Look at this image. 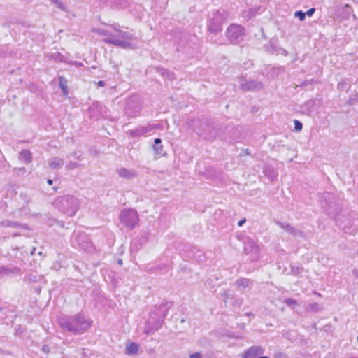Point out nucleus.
Segmentation results:
<instances>
[{"label":"nucleus","instance_id":"412c9836","mask_svg":"<svg viewBox=\"0 0 358 358\" xmlns=\"http://www.w3.org/2000/svg\"><path fill=\"white\" fill-rule=\"evenodd\" d=\"M139 350V345L136 343H131L127 345L125 353L128 355H136Z\"/></svg>","mask_w":358,"mask_h":358},{"label":"nucleus","instance_id":"9b49d317","mask_svg":"<svg viewBox=\"0 0 358 358\" xmlns=\"http://www.w3.org/2000/svg\"><path fill=\"white\" fill-rule=\"evenodd\" d=\"M244 253L249 256L251 262H257L259 258V249L258 245L251 240L244 242Z\"/></svg>","mask_w":358,"mask_h":358},{"label":"nucleus","instance_id":"473e14b6","mask_svg":"<svg viewBox=\"0 0 358 358\" xmlns=\"http://www.w3.org/2000/svg\"><path fill=\"white\" fill-rule=\"evenodd\" d=\"M39 276H38L36 273H30L27 276H26V280L29 282L34 283L38 280Z\"/></svg>","mask_w":358,"mask_h":358},{"label":"nucleus","instance_id":"603ef678","mask_svg":"<svg viewBox=\"0 0 358 358\" xmlns=\"http://www.w3.org/2000/svg\"><path fill=\"white\" fill-rule=\"evenodd\" d=\"M97 85L99 87H104L106 85V83L103 80H99L97 83Z\"/></svg>","mask_w":358,"mask_h":358},{"label":"nucleus","instance_id":"a19ab883","mask_svg":"<svg viewBox=\"0 0 358 358\" xmlns=\"http://www.w3.org/2000/svg\"><path fill=\"white\" fill-rule=\"evenodd\" d=\"M52 4L55 5L57 8L64 10V4L60 2L59 0H50Z\"/></svg>","mask_w":358,"mask_h":358},{"label":"nucleus","instance_id":"6e6d98bb","mask_svg":"<svg viewBox=\"0 0 358 358\" xmlns=\"http://www.w3.org/2000/svg\"><path fill=\"white\" fill-rule=\"evenodd\" d=\"M73 157H74L75 158H76V159H80V155H78L76 152H74V153H73Z\"/></svg>","mask_w":358,"mask_h":358},{"label":"nucleus","instance_id":"6e6552de","mask_svg":"<svg viewBox=\"0 0 358 358\" xmlns=\"http://www.w3.org/2000/svg\"><path fill=\"white\" fill-rule=\"evenodd\" d=\"M228 13L222 10H217L212 14L209 18L208 29L212 34H217L222 30V26L227 20Z\"/></svg>","mask_w":358,"mask_h":358},{"label":"nucleus","instance_id":"0eeeda50","mask_svg":"<svg viewBox=\"0 0 358 358\" xmlns=\"http://www.w3.org/2000/svg\"><path fill=\"white\" fill-rule=\"evenodd\" d=\"M73 245L74 247L78 248L88 253H92L94 250V247L90 237L86 233L83 231H74Z\"/></svg>","mask_w":358,"mask_h":358},{"label":"nucleus","instance_id":"680f3d73","mask_svg":"<svg viewBox=\"0 0 358 358\" xmlns=\"http://www.w3.org/2000/svg\"><path fill=\"white\" fill-rule=\"evenodd\" d=\"M36 248H33L31 252V255H34V251H35Z\"/></svg>","mask_w":358,"mask_h":358},{"label":"nucleus","instance_id":"37998d69","mask_svg":"<svg viewBox=\"0 0 358 358\" xmlns=\"http://www.w3.org/2000/svg\"><path fill=\"white\" fill-rule=\"evenodd\" d=\"M57 222V220L52 218V217H48L46 221L47 225L52 227L53 225H55V223Z\"/></svg>","mask_w":358,"mask_h":358},{"label":"nucleus","instance_id":"dca6fc26","mask_svg":"<svg viewBox=\"0 0 358 358\" xmlns=\"http://www.w3.org/2000/svg\"><path fill=\"white\" fill-rule=\"evenodd\" d=\"M15 227V228H20L22 229H29V227L26 224H22L18 222H14V221H10V220H4L0 222V227Z\"/></svg>","mask_w":358,"mask_h":358},{"label":"nucleus","instance_id":"338daca9","mask_svg":"<svg viewBox=\"0 0 358 358\" xmlns=\"http://www.w3.org/2000/svg\"><path fill=\"white\" fill-rule=\"evenodd\" d=\"M245 153H246V154H249V151H248V149H246V150H245Z\"/></svg>","mask_w":358,"mask_h":358},{"label":"nucleus","instance_id":"4468645a","mask_svg":"<svg viewBox=\"0 0 358 358\" xmlns=\"http://www.w3.org/2000/svg\"><path fill=\"white\" fill-rule=\"evenodd\" d=\"M116 173L120 178L131 180L136 178L138 175V172L134 169H128L126 168H120L116 170Z\"/></svg>","mask_w":358,"mask_h":358},{"label":"nucleus","instance_id":"c03bdc74","mask_svg":"<svg viewBox=\"0 0 358 358\" xmlns=\"http://www.w3.org/2000/svg\"><path fill=\"white\" fill-rule=\"evenodd\" d=\"M41 350L45 353V354H48L50 352V348L49 347L48 345H46V344H44L42 347V349Z\"/></svg>","mask_w":358,"mask_h":358},{"label":"nucleus","instance_id":"4d7b16f0","mask_svg":"<svg viewBox=\"0 0 358 358\" xmlns=\"http://www.w3.org/2000/svg\"><path fill=\"white\" fill-rule=\"evenodd\" d=\"M47 182H48V185H52L53 182H52V180H51V179H48V180H47Z\"/></svg>","mask_w":358,"mask_h":358},{"label":"nucleus","instance_id":"58836bf2","mask_svg":"<svg viewBox=\"0 0 358 358\" xmlns=\"http://www.w3.org/2000/svg\"><path fill=\"white\" fill-rule=\"evenodd\" d=\"M79 166V164L77 162L70 161L66 164V168L67 169H74L76 168H78Z\"/></svg>","mask_w":358,"mask_h":358},{"label":"nucleus","instance_id":"8fccbe9b","mask_svg":"<svg viewBox=\"0 0 358 358\" xmlns=\"http://www.w3.org/2000/svg\"><path fill=\"white\" fill-rule=\"evenodd\" d=\"M55 225H57L59 227L62 228L64 227V223L63 221L57 220V222L55 223Z\"/></svg>","mask_w":358,"mask_h":358},{"label":"nucleus","instance_id":"ea45409f","mask_svg":"<svg viewBox=\"0 0 358 358\" xmlns=\"http://www.w3.org/2000/svg\"><path fill=\"white\" fill-rule=\"evenodd\" d=\"M223 301L227 303L230 299H231V294L229 291H224L222 294Z\"/></svg>","mask_w":358,"mask_h":358},{"label":"nucleus","instance_id":"bf43d9fd","mask_svg":"<svg viewBox=\"0 0 358 358\" xmlns=\"http://www.w3.org/2000/svg\"><path fill=\"white\" fill-rule=\"evenodd\" d=\"M118 264L122 265V260L121 259H119L117 261Z\"/></svg>","mask_w":358,"mask_h":358},{"label":"nucleus","instance_id":"bb28decb","mask_svg":"<svg viewBox=\"0 0 358 358\" xmlns=\"http://www.w3.org/2000/svg\"><path fill=\"white\" fill-rule=\"evenodd\" d=\"M277 224L282 229L288 232L289 234H291L292 231L293 230L294 227H292L291 224L287 222H277Z\"/></svg>","mask_w":358,"mask_h":358},{"label":"nucleus","instance_id":"69168bd1","mask_svg":"<svg viewBox=\"0 0 358 358\" xmlns=\"http://www.w3.org/2000/svg\"><path fill=\"white\" fill-rule=\"evenodd\" d=\"M331 194H327V197L328 199H330V197H331Z\"/></svg>","mask_w":358,"mask_h":358},{"label":"nucleus","instance_id":"79ce46f5","mask_svg":"<svg viewBox=\"0 0 358 358\" xmlns=\"http://www.w3.org/2000/svg\"><path fill=\"white\" fill-rule=\"evenodd\" d=\"M285 302L289 306L296 305L297 303L296 301L292 298L286 299Z\"/></svg>","mask_w":358,"mask_h":358},{"label":"nucleus","instance_id":"c9c22d12","mask_svg":"<svg viewBox=\"0 0 358 358\" xmlns=\"http://www.w3.org/2000/svg\"><path fill=\"white\" fill-rule=\"evenodd\" d=\"M357 103H358V93L355 96L350 97L347 101V104L349 106H352Z\"/></svg>","mask_w":358,"mask_h":358},{"label":"nucleus","instance_id":"6ab92c4d","mask_svg":"<svg viewBox=\"0 0 358 358\" xmlns=\"http://www.w3.org/2000/svg\"><path fill=\"white\" fill-rule=\"evenodd\" d=\"M19 159L28 164L32 161V154L29 150H22L20 152Z\"/></svg>","mask_w":358,"mask_h":358},{"label":"nucleus","instance_id":"c85d7f7f","mask_svg":"<svg viewBox=\"0 0 358 358\" xmlns=\"http://www.w3.org/2000/svg\"><path fill=\"white\" fill-rule=\"evenodd\" d=\"M20 271V269L17 268H14L13 269H9L5 266H1L0 268V275L1 274H8V273H17Z\"/></svg>","mask_w":358,"mask_h":358},{"label":"nucleus","instance_id":"e433bc0d","mask_svg":"<svg viewBox=\"0 0 358 358\" xmlns=\"http://www.w3.org/2000/svg\"><path fill=\"white\" fill-rule=\"evenodd\" d=\"M294 130L296 131H301L302 130L303 124L301 121L294 120Z\"/></svg>","mask_w":358,"mask_h":358},{"label":"nucleus","instance_id":"0e129e2a","mask_svg":"<svg viewBox=\"0 0 358 358\" xmlns=\"http://www.w3.org/2000/svg\"><path fill=\"white\" fill-rule=\"evenodd\" d=\"M258 358H270V357H268L267 356H262V355H260V357H258Z\"/></svg>","mask_w":358,"mask_h":358},{"label":"nucleus","instance_id":"49530a36","mask_svg":"<svg viewBox=\"0 0 358 358\" xmlns=\"http://www.w3.org/2000/svg\"><path fill=\"white\" fill-rule=\"evenodd\" d=\"M189 358H202V355L200 352H194L189 355Z\"/></svg>","mask_w":358,"mask_h":358},{"label":"nucleus","instance_id":"5701e85b","mask_svg":"<svg viewBox=\"0 0 358 358\" xmlns=\"http://www.w3.org/2000/svg\"><path fill=\"white\" fill-rule=\"evenodd\" d=\"M59 85L62 91L63 94L66 96L68 94V81L64 77H59Z\"/></svg>","mask_w":358,"mask_h":358},{"label":"nucleus","instance_id":"a211bd4d","mask_svg":"<svg viewBox=\"0 0 358 358\" xmlns=\"http://www.w3.org/2000/svg\"><path fill=\"white\" fill-rule=\"evenodd\" d=\"M352 16L353 19L355 20L356 15L353 13V10L351 6L348 3L345 4L342 8L341 18L347 20L350 19V16Z\"/></svg>","mask_w":358,"mask_h":358},{"label":"nucleus","instance_id":"4c0bfd02","mask_svg":"<svg viewBox=\"0 0 358 358\" xmlns=\"http://www.w3.org/2000/svg\"><path fill=\"white\" fill-rule=\"evenodd\" d=\"M155 152L157 154V155H164L165 154L162 152L163 151V146L160 144V145H154L153 147Z\"/></svg>","mask_w":358,"mask_h":358},{"label":"nucleus","instance_id":"c756f323","mask_svg":"<svg viewBox=\"0 0 358 358\" xmlns=\"http://www.w3.org/2000/svg\"><path fill=\"white\" fill-rule=\"evenodd\" d=\"M320 310V306L317 303H310L306 307V310L310 313H316Z\"/></svg>","mask_w":358,"mask_h":358},{"label":"nucleus","instance_id":"a878e982","mask_svg":"<svg viewBox=\"0 0 358 358\" xmlns=\"http://www.w3.org/2000/svg\"><path fill=\"white\" fill-rule=\"evenodd\" d=\"M264 173L272 181L274 180L277 177V173L273 168H264Z\"/></svg>","mask_w":358,"mask_h":358},{"label":"nucleus","instance_id":"cd10ccee","mask_svg":"<svg viewBox=\"0 0 358 358\" xmlns=\"http://www.w3.org/2000/svg\"><path fill=\"white\" fill-rule=\"evenodd\" d=\"M128 133L131 137H141L142 136H144L141 127L136 128L134 130H130L128 131Z\"/></svg>","mask_w":358,"mask_h":358},{"label":"nucleus","instance_id":"e2e57ef3","mask_svg":"<svg viewBox=\"0 0 358 358\" xmlns=\"http://www.w3.org/2000/svg\"><path fill=\"white\" fill-rule=\"evenodd\" d=\"M245 315L250 316V315H252V313H246Z\"/></svg>","mask_w":358,"mask_h":358},{"label":"nucleus","instance_id":"4be33fe9","mask_svg":"<svg viewBox=\"0 0 358 358\" xmlns=\"http://www.w3.org/2000/svg\"><path fill=\"white\" fill-rule=\"evenodd\" d=\"M291 271L288 273V275H301L303 271V268L301 265H296L295 264H290Z\"/></svg>","mask_w":358,"mask_h":358},{"label":"nucleus","instance_id":"b1692460","mask_svg":"<svg viewBox=\"0 0 358 358\" xmlns=\"http://www.w3.org/2000/svg\"><path fill=\"white\" fill-rule=\"evenodd\" d=\"M157 71L170 80H172L175 78L174 73L169 71L168 69L164 68H157Z\"/></svg>","mask_w":358,"mask_h":358},{"label":"nucleus","instance_id":"5fc2aeb1","mask_svg":"<svg viewBox=\"0 0 358 358\" xmlns=\"http://www.w3.org/2000/svg\"><path fill=\"white\" fill-rule=\"evenodd\" d=\"M352 274L356 278H358V270L357 269H354L352 271Z\"/></svg>","mask_w":358,"mask_h":358},{"label":"nucleus","instance_id":"39448f33","mask_svg":"<svg viewBox=\"0 0 358 358\" xmlns=\"http://www.w3.org/2000/svg\"><path fill=\"white\" fill-rule=\"evenodd\" d=\"M327 213L335 219L337 226L346 233H355L358 231V217L353 213L347 215L345 213H334L328 208Z\"/></svg>","mask_w":358,"mask_h":358},{"label":"nucleus","instance_id":"393cba45","mask_svg":"<svg viewBox=\"0 0 358 358\" xmlns=\"http://www.w3.org/2000/svg\"><path fill=\"white\" fill-rule=\"evenodd\" d=\"M125 110H126L127 115L130 117H136L140 112L139 108H136L134 110H132L131 109H130V103L129 102H127Z\"/></svg>","mask_w":358,"mask_h":358},{"label":"nucleus","instance_id":"774afa93","mask_svg":"<svg viewBox=\"0 0 358 358\" xmlns=\"http://www.w3.org/2000/svg\"><path fill=\"white\" fill-rule=\"evenodd\" d=\"M94 109V107L90 108V111L91 112Z\"/></svg>","mask_w":358,"mask_h":358},{"label":"nucleus","instance_id":"f03ea898","mask_svg":"<svg viewBox=\"0 0 358 358\" xmlns=\"http://www.w3.org/2000/svg\"><path fill=\"white\" fill-rule=\"evenodd\" d=\"M58 324L62 329L75 335L84 334L92 326V322L82 313L72 316H64L58 318Z\"/></svg>","mask_w":358,"mask_h":358},{"label":"nucleus","instance_id":"3c124183","mask_svg":"<svg viewBox=\"0 0 358 358\" xmlns=\"http://www.w3.org/2000/svg\"><path fill=\"white\" fill-rule=\"evenodd\" d=\"M154 143H155V145H160L162 143V140H161V138H157L155 139Z\"/></svg>","mask_w":358,"mask_h":358},{"label":"nucleus","instance_id":"f8f14e48","mask_svg":"<svg viewBox=\"0 0 358 358\" xmlns=\"http://www.w3.org/2000/svg\"><path fill=\"white\" fill-rule=\"evenodd\" d=\"M264 85L262 82L257 80H250L245 83H241L240 88L243 91H253L262 90Z\"/></svg>","mask_w":358,"mask_h":358},{"label":"nucleus","instance_id":"de8ad7c7","mask_svg":"<svg viewBox=\"0 0 358 358\" xmlns=\"http://www.w3.org/2000/svg\"><path fill=\"white\" fill-rule=\"evenodd\" d=\"M347 83L345 81L340 82L338 84V89L342 90L345 87Z\"/></svg>","mask_w":358,"mask_h":358},{"label":"nucleus","instance_id":"2f4dec72","mask_svg":"<svg viewBox=\"0 0 358 358\" xmlns=\"http://www.w3.org/2000/svg\"><path fill=\"white\" fill-rule=\"evenodd\" d=\"M266 49L268 52L272 53V54H279L278 49L276 45H275L273 43H271L269 45H266Z\"/></svg>","mask_w":358,"mask_h":358},{"label":"nucleus","instance_id":"7c9ffc66","mask_svg":"<svg viewBox=\"0 0 358 358\" xmlns=\"http://www.w3.org/2000/svg\"><path fill=\"white\" fill-rule=\"evenodd\" d=\"M157 128L158 126L157 124H150L145 127H141L144 135L153 131L155 129Z\"/></svg>","mask_w":358,"mask_h":358},{"label":"nucleus","instance_id":"aec40b11","mask_svg":"<svg viewBox=\"0 0 358 358\" xmlns=\"http://www.w3.org/2000/svg\"><path fill=\"white\" fill-rule=\"evenodd\" d=\"M64 164V160L59 157H53L49 160V166L52 169H60Z\"/></svg>","mask_w":358,"mask_h":358},{"label":"nucleus","instance_id":"a18cd8bd","mask_svg":"<svg viewBox=\"0 0 358 358\" xmlns=\"http://www.w3.org/2000/svg\"><path fill=\"white\" fill-rule=\"evenodd\" d=\"M315 8H311L305 13H306V15H308V17H312L313 15L315 13Z\"/></svg>","mask_w":358,"mask_h":358},{"label":"nucleus","instance_id":"13d9d810","mask_svg":"<svg viewBox=\"0 0 358 358\" xmlns=\"http://www.w3.org/2000/svg\"><path fill=\"white\" fill-rule=\"evenodd\" d=\"M236 303H237L238 306H239L241 305L242 301H241V300H237V301H236Z\"/></svg>","mask_w":358,"mask_h":358},{"label":"nucleus","instance_id":"ddd939ff","mask_svg":"<svg viewBox=\"0 0 358 358\" xmlns=\"http://www.w3.org/2000/svg\"><path fill=\"white\" fill-rule=\"evenodd\" d=\"M264 350L261 346H252L246 350L243 354V358H257L262 355Z\"/></svg>","mask_w":358,"mask_h":358},{"label":"nucleus","instance_id":"f257e3e1","mask_svg":"<svg viewBox=\"0 0 358 358\" xmlns=\"http://www.w3.org/2000/svg\"><path fill=\"white\" fill-rule=\"evenodd\" d=\"M110 27L114 31L110 29L98 30L99 34L106 36L103 39L106 43L123 49L134 50L136 48V45L131 42V41L136 39L134 34L121 30L115 25H110Z\"/></svg>","mask_w":358,"mask_h":358},{"label":"nucleus","instance_id":"423d86ee","mask_svg":"<svg viewBox=\"0 0 358 358\" xmlns=\"http://www.w3.org/2000/svg\"><path fill=\"white\" fill-rule=\"evenodd\" d=\"M195 124L199 125V128H194V130L205 139L213 140L218 134L217 127L210 120H196Z\"/></svg>","mask_w":358,"mask_h":358},{"label":"nucleus","instance_id":"2eb2a0df","mask_svg":"<svg viewBox=\"0 0 358 358\" xmlns=\"http://www.w3.org/2000/svg\"><path fill=\"white\" fill-rule=\"evenodd\" d=\"M235 285L238 289L243 291L246 289H251L253 286V282L249 278H240L236 280Z\"/></svg>","mask_w":358,"mask_h":358},{"label":"nucleus","instance_id":"052dcab7","mask_svg":"<svg viewBox=\"0 0 358 358\" xmlns=\"http://www.w3.org/2000/svg\"><path fill=\"white\" fill-rule=\"evenodd\" d=\"M18 236H20V234H18V233H14V234H13V237Z\"/></svg>","mask_w":358,"mask_h":358},{"label":"nucleus","instance_id":"20e7f679","mask_svg":"<svg viewBox=\"0 0 358 358\" xmlns=\"http://www.w3.org/2000/svg\"><path fill=\"white\" fill-rule=\"evenodd\" d=\"M52 206L61 213L73 217L78 210L80 201L75 196L66 194L57 197L53 201Z\"/></svg>","mask_w":358,"mask_h":358},{"label":"nucleus","instance_id":"7ed1b4c3","mask_svg":"<svg viewBox=\"0 0 358 358\" xmlns=\"http://www.w3.org/2000/svg\"><path fill=\"white\" fill-rule=\"evenodd\" d=\"M169 309V307L167 306L166 303L161 304L159 306H155L146 322L144 329L145 334H152L162 327L164 320L168 313Z\"/></svg>","mask_w":358,"mask_h":358},{"label":"nucleus","instance_id":"864d4df0","mask_svg":"<svg viewBox=\"0 0 358 358\" xmlns=\"http://www.w3.org/2000/svg\"><path fill=\"white\" fill-rule=\"evenodd\" d=\"M246 222V220L245 219H243V220H241L240 221H238V225L239 227H241L243 225V224Z\"/></svg>","mask_w":358,"mask_h":358},{"label":"nucleus","instance_id":"72a5a7b5","mask_svg":"<svg viewBox=\"0 0 358 358\" xmlns=\"http://www.w3.org/2000/svg\"><path fill=\"white\" fill-rule=\"evenodd\" d=\"M290 234H292L294 236L297 238H305L304 233L302 231L297 229L294 227L293 228V230L292 231Z\"/></svg>","mask_w":358,"mask_h":358},{"label":"nucleus","instance_id":"9d476101","mask_svg":"<svg viewBox=\"0 0 358 358\" xmlns=\"http://www.w3.org/2000/svg\"><path fill=\"white\" fill-rule=\"evenodd\" d=\"M226 35L231 43L238 44L243 40L244 28L241 25L232 24L227 28Z\"/></svg>","mask_w":358,"mask_h":358},{"label":"nucleus","instance_id":"09e8293b","mask_svg":"<svg viewBox=\"0 0 358 358\" xmlns=\"http://www.w3.org/2000/svg\"><path fill=\"white\" fill-rule=\"evenodd\" d=\"M278 52H279V54H281L284 56H287L288 55V52L282 48H279Z\"/></svg>","mask_w":358,"mask_h":358},{"label":"nucleus","instance_id":"f3484780","mask_svg":"<svg viewBox=\"0 0 358 358\" xmlns=\"http://www.w3.org/2000/svg\"><path fill=\"white\" fill-rule=\"evenodd\" d=\"M188 256L190 258L196 259L198 262H203L205 259V255L203 252L193 246H191Z\"/></svg>","mask_w":358,"mask_h":358},{"label":"nucleus","instance_id":"f704fd0d","mask_svg":"<svg viewBox=\"0 0 358 358\" xmlns=\"http://www.w3.org/2000/svg\"><path fill=\"white\" fill-rule=\"evenodd\" d=\"M294 17L298 18L300 21H303L306 17V13L302 10H297L294 13Z\"/></svg>","mask_w":358,"mask_h":358},{"label":"nucleus","instance_id":"1a4fd4ad","mask_svg":"<svg viewBox=\"0 0 358 358\" xmlns=\"http://www.w3.org/2000/svg\"><path fill=\"white\" fill-rule=\"evenodd\" d=\"M120 220L129 229H133L139 221L138 213L134 209L122 210L120 214Z\"/></svg>","mask_w":358,"mask_h":358}]
</instances>
